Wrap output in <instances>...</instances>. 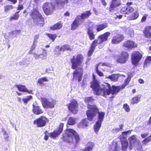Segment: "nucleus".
I'll use <instances>...</instances> for the list:
<instances>
[{
  "instance_id": "nucleus-29",
  "label": "nucleus",
  "mask_w": 151,
  "mask_h": 151,
  "mask_svg": "<svg viewBox=\"0 0 151 151\" xmlns=\"http://www.w3.org/2000/svg\"><path fill=\"white\" fill-rule=\"evenodd\" d=\"M120 140L122 145V150L123 151L125 150L128 147V142L126 139L122 140L121 137L120 138Z\"/></svg>"
},
{
  "instance_id": "nucleus-63",
  "label": "nucleus",
  "mask_w": 151,
  "mask_h": 151,
  "mask_svg": "<svg viewBox=\"0 0 151 151\" xmlns=\"http://www.w3.org/2000/svg\"><path fill=\"white\" fill-rule=\"evenodd\" d=\"M23 8V6L22 5L19 4L18 6V10H22V9Z\"/></svg>"
},
{
  "instance_id": "nucleus-27",
  "label": "nucleus",
  "mask_w": 151,
  "mask_h": 151,
  "mask_svg": "<svg viewBox=\"0 0 151 151\" xmlns=\"http://www.w3.org/2000/svg\"><path fill=\"white\" fill-rule=\"evenodd\" d=\"M72 50V49L71 48V46L67 44L61 45L60 49V50L63 52L66 50L71 51Z\"/></svg>"
},
{
  "instance_id": "nucleus-2",
  "label": "nucleus",
  "mask_w": 151,
  "mask_h": 151,
  "mask_svg": "<svg viewBox=\"0 0 151 151\" xmlns=\"http://www.w3.org/2000/svg\"><path fill=\"white\" fill-rule=\"evenodd\" d=\"M89 107L91 109L90 110L87 111L86 114L88 119L89 121H92L93 117L97 113L98 114V120L94 126V131L97 134L101 127L102 122L104 120L105 113L99 112V109L96 106H90Z\"/></svg>"
},
{
  "instance_id": "nucleus-49",
  "label": "nucleus",
  "mask_w": 151,
  "mask_h": 151,
  "mask_svg": "<svg viewBox=\"0 0 151 151\" xmlns=\"http://www.w3.org/2000/svg\"><path fill=\"white\" fill-rule=\"evenodd\" d=\"M139 16V14L137 12H135L132 14L133 19H136Z\"/></svg>"
},
{
  "instance_id": "nucleus-54",
  "label": "nucleus",
  "mask_w": 151,
  "mask_h": 151,
  "mask_svg": "<svg viewBox=\"0 0 151 151\" xmlns=\"http://www.w3.org/2000/svg\"><path fill=\"white\" fill-rule=\"evenodd\" d=\"M30 63L29 61V60H27V62H23V60L19 63V65H27L28 64Z\"/></svg>"
},
{
  "instance_id": "nucleus-24",
  "label": "nucleus",
  "mask_w": 151,
  "mask_h": 151,
  "mask_svg": "<svg viewBox=\"0 0 151 151\" xmlns=\"http://www.w3.org/2000/svg\"><path fill=\"white\" fill-rule=\"evenodd\" d=\"M108 27L107 24L106 23H104L97 25L96 26V29L98 32Z\"/></svg>"
},
{
  "instance_id": "nucleus-28",
  "label": "nucleus",
  "mask_w": 151,
  "mask_h": 151,
  "mask_svg": "<svg viewBox=\"0 0 151 151\" xmlns=\"http://www.w3.org/2000/svg\"><path fill=\"white\" fill-rule=\"evenodd\" d=\"M87 33L90 40H92L95 39V35L93 33V31L91 28H89L88 29Z\"/></svg>"
},
{
  "instance_id": "nucleus-39",
  "label": "nucleus",
  "mask_w": 151,
  "mask_h": 151,
  "mask_svg": "<svg viewBox=\"0 0 151 151\" xmlns=\"http://www.w3.org/2000/svg\"><path fill=\"white\" fill-rule=\"evenodd\" d=\"M123 127V124H121L119 125V128H115L112 130V132L114 133H116L122 129Z\"/></svg>"
},
{
  "instance_id": "nucleus-18",
  "label": "nucleus",
  "mask_w": 151,
  "mask_h": 151,
  "mask_svg": "<svg viewBox=\"0 0 151 151\" xmlns=\"http://www.w3.org/2000/svg\"><path fill=\"white\" fill-rule=\"evenodd\" d=\"M124 38V36L122 35H116L112 38L111 43L113 44H118L120 43Z\"/></svg>"
},
{
  "instance_id": "nucleus-44",
  "label": "nucleus",
  "mask_w": 151,
  "mask_h": 151,
  "mask_svg": "<svg viewBox=\"0 0 151 151\" xmlns=\"http://www.w3.org/2000/svg\"><path fill=\"white\" fill-rule=\"evenodd\" d=\"M47 53L45 50H44V51L42 54H40V58L42 60L45 59L47 56Z\"/></svg>"
},
{
  "instance_id": "nucleus-37",
  "label": "nucleus",
  "mask_w": 151,
  "mask_h": 151,
  "mask_svg": "<svg viewBox=\"0 0 151 151\" xmlns=\"http://www.w3.org/2000/svg\"><path fill=\"white\" fill-rule=\"evenodd\" d=\"M118 76L117 75L113 74L106 77V78H108L112 81H116L118 79Z\"/></svg>"
},
{
  "instance_id": "nucleus-8",
  "label": "nucleus",
  "mask_w": 151,
  "mask_h": 151,
  "mask_svg": "<svg viewBox=\"0 0 151 151\" xmlns=\"http://www.w3.org/2000/svg\"><path fill=\"white\" fill-rule=\"evenodd\" d=\"M121 5L120 0H112L109 8V11L115 14L119 9V6Z\"/></svg>"
},
{
  "instance_id": "nucleus-5",
  "label": "nucleus",
  "mask_w": 151,
  "mask_h": 151,
  "mask_svg": "<svg viewBox=\"0 0 151 151\" xmlns=\"http://www.w3.org/2000/svg\"><path fill=\"white\" fill-rule=\"evenodd\" d=\"M83 60V57L82 55H78L74 56L71 60L72 64V68L75 69L78 66H81Z\"/></svg>"
},
{
  "instance_id": "nucleus-33",
  "label": "nucleus",
  "mask_w": 151,
  "mask_h": 151,
  "mask_svg": "<svg viewBox=\"0 0 151 151\" xmlns=\"http://www.w3.org/2000/svg\"><path fill=\"white\" fill-rule=\"evenodd\" d=\"M151 64V57L149 56H148L145 59L144 63V68H146L147 67V66Z\"/></svg>"
},
{
  "instance_id": "nucleus-38",
  "label": "nucleus",
  "mask_w": 151,
  "mask_h": 151,
  "mask_svg": "<svg viewBox=\"0 0 151 151\" xmlns=\"http://www.w3.org/2000/svg\"><path fill=\"white\" fill-rule=\"evenodd\" d=\"M48 80L47 79V77H45L38 79V80L37 83L40 84L44 85L43 82H48Z\"/></svg>"
},
{
  "instance_id": "nucleus-55",
  "label": "nucleus",
  "mask_w": 151,
  "mask_h": 151,
  "mask_svg": "<svg viewBox=\"0 0 151 151\" xmlns=\"http://www.w3.org/2000/svg\"><path fill=\"white\" fill-rule=\"evenodd\" d=\"M109 65L107 63H100L97 65L96 66L98 67L100 66H108Z\"/></svg>"
},
{
  "instance_id": "nucleus-62",
  "label": "nucleus",
  "mask_w": 151,
  "mask_h": 151,
  "mask_svg": "<svg viewBox=\"0 0 151 151\" xmlns=\"http://www.w3.org/2000/svg\"><path fill=\"white\" fill-rule=\"evenodd\" d=\"M146 19V17L145 16H143L142 19L141 21L142 22H144L145 21Z\"/></svg>"
},
{
  "instance_id": "nucleus-23",
  "label": "nucleus",
  "mask_w": 151,
  "mask_h": 151,
  "mask_svg": "<svg viewBox=\"0 0 151 151\" xmlns=\"http://www.w3.org/2000/svg\"><path fill=\"white\" fill-rule=\"evenodd\" d=\"M94 101V100L91 97H87L85 98V102L88 103V108L89 109L88 110H90L91 109L89 107L90 106H96L95 104H92Z\"/></svg>"
},
{
  "instance_id": "nucleus-25",
  "label": "nucleus",
  "mask_w": 151,
  "mask_h": 151,
  "mask_svg": "<svg viewBox=\"0 0 151 151\" xmlns=\"http://www.w3.org/2000/svg\"><path fill=\"white\" fill-rule=\"evenodd\" d=\"M73 75L74 78L78 77V82H80L81 81L82 76V71H81V72H78L76 70L73 73Z\"/></svg>"
},
{
  "instance_id": "nucleus-64",
  "label": "nucleus",
  "mask_w": 151,
  "mask_h": 151,
  "mask_svg": "<svg viewBox=\"0 0 151 151\" xmlns=\"http://www.w3.org/2000/svg\"><path fill=\"white\" fill-rule=\"evenodd\" d=\"M138 81L139 83L141 84H143L144 83V81L142 79H139L138 80Z\"/></svg>"
},
{
  "instance_id": "nucleus-61",
  "label": "nucleus",
  "mask_w": 151,
  "mask_h": 151,
  "mask_svg": "<svg viewBox=\"0 0 151 151\" xmlns=\"http://www.w3.org/2000/svg\"><path fill=\"white\" fill-rule=\"evenodd\" d=\"M47 132V131H46V132L45 133V135L44 136V139L45 140H48V136H49V134H48V133L47 134H48V135H47L46 134V133Z\"/></svg>"
},
{
  "instance_id": "nucleus-45",
  "label": "nucleus",
  "mask_w": 151,
  "mask_h": 151,
  "mask_svg": "<svg viewBox=\"0 0 151 151\" xmlns=\"http://www.w3.org/2000/svg\"><path fill=\"white\" fill-rule=\"evenodd\" d=\"M13 7L12 5H8L4 7V10L6 12H8L13 9Z\"/></svg>"
},
{
  "instance_id": "nucleus-51",
  "label": "nucleus",
  "mask_w": 151,
  "mask_h": 151,
  "mask_svg": "<svg viewBox=\"0 0 151 151\" xmlns=\"http://www.w3.org/2000/svg\"><path fill=\"white\" fill-rule=\"evenodd\" d=\"M123 108L126 111H129L130 110L129 107V106L127 104H125L124 105Z\"/></svg>"
},
{
  "instance_id": "nucleus-13",
  "label": "nucleus",
  "mask_w": 151,
  "mask_h": 151,
  "mask_svg": "<svg viewBox=\"0 0 151 151\" xmlns=\"http://www.w3.org/2000/svg\"><path fill=\"white\" fill-rule=\"evenodd\" d=\"M47 121V119L46 117L42 116L35 120L34 123L38 127H42L45 126Z\"/></svg>"
},
{
  "instance_id": "nucleus-20",
  "label": "nucleus",
  "mask_w": 151,
  "mask_h": 151,
  "mask_svg": "<svg viewBox=\"0 0 151 151\" xmlns=\"http://www.w3.org/2000/svg\"><path fill=\"white\" fill-rule=\"evenodd\" d=\"M91 14V12L88 11L83 12L81 14V15H78L77 17L81 21H82L83 23L85 19L87 18Z\"/></svg>"
},
{
  "instance_id": "nucleus-41",
  "label": "nucleus",
  "mask_w": 151,
  "mask_h": 151,
  "mask_svg": "<svg viewBox=\"0 0 151 151\" xmlns=\"http://www.w3.org/2000/svg\"><path fill=\"white\" fill-rule=\"evenodd\" d=\"M19 12V11L17 12L13 16L11 17L10 20H17L19 16V14H18Z\"/></svg>"
},
{
  "instance_id": "nucleus-15",
  "label": "nucleus",
  "mask_w": 151,
  "mask_h": 151,
  "mask_svg": "<svg viewBox=\"0 0 151 151\" xmlns=\"http://www.w3.org/2000/svg\"><path fill=\"white\" fill-rule=\"evenodd\" d=\"M63 124L60 123L59 127L57 130L54 131L52 132L48 133L49 136L53 139L57 137L62 132L63 130Z\"/></svg>"
},
{
  "instance_id": "nucleus-48",
  "label": "nucleus",
  "mask_w": 151,
  "mask_h": 151,
  "mask_svg": "<svg viewBox=\"0 0 151 151\" xmlns=\"http://www.w3.org/2000/svg\"><path fill=\"white\" fill-rule=\"evenodd\" d=\"M35 44L36 43H34L32 45L30 50L29 52V54H32V53L33 51L35 50Z\"/></svg>"
},
{
  "instance_id": "nucleus-58",
  "label": "nucleus",
  "mask_w": 151,
  "mask_h": 151,
  "mask_svg": "<svg viewBox=\"0 0 151 151\" xmlns=\"http://www.w3.org/2000/svg\"><path fill=\"white\" fill-rule=\"evenodd\" d=\"M39 37V35H37L35 36L34 40V43H36L37 41V39Z\"/></svg>"
},
{
  "instance_id": "nucleus-21",
  "label": "nucleus",
  "mask_w": 151,
  "mask_h": 151,
  "mask_svg": "<svg viewBox=\"0 0 151 151\" xmlns=\"http://www.w3.org/2000/svg\"><path fill=\"white\" fill-rule=\"evenodd\" d=\"M33 107V111L35 114L39 115L43 113V111L37 105H32Z\"/></svg>"
},
{
  "instance_id": "nucleus-22",
  "label": "nucleus",
  "mask_w": 151,
  "mask_h": 151,
  "mask_svg": "<svg viewBox=\"0 0 151 151\" xmlns=\"http://www.w3.org/2000/svg\"><path fill=\"white\" fill-rule=\"evenodd\" d=\"M15 86L18 88L19 90L20 91L27 92L29 93H31L32 92V91L31 90L28 91L27 89L24 86L16 85Z\"/></svg>"
},
{
  "instance_id": "nucleus-14",
  "label": "nucleus",
  "mask_w": 151,
  "mask_h": 151,
  "mask_svg": "<svg viewBox=\"0 0 151 151\" xmlns=\"http://www.w3.org/2000/svg\"><path fill=\"white\" fill-rule=\"evenodd\" d=\"M132 4V2H128L127 4L128 6L122 7L120 11V12L124 14H129L134 11V9L129 6Z\"/></svg>"
},
{
  "instance_id": "nucleus-32",
  "label": "nucleus",
  "mask_w": 151,
  "mask_h": 151,
  "mask_svg": "<svg viewBox=\"0 0 151 151\" xmlns=\"http://www.w3.org/2000/svg\"><path fill=\"white\" fill-rule=\"evenodd\" d=\"M141 97V95H139L133 97L131 100V103L132 104H137L140 101Z\"/></svg>"
},
{
  "instance_id": "nucleus-57",
  "label": "nucleus",
  "mask_w": 151,
  "mask_h": 151,
  "mask_svg": "<svg viewBox=\"0 0 151 151\" xmlns=\"http://www.w3.org/2000/svg\"><path fill=\"white\" fill-rule=\"evenodd\" d=\"M148 134H149L148 133L146 132V133H144L143 134H141V136L142 137V138H144L146 137H147V136L148 135Z\"/></svg>"
},
{
  "instance_id": "nucleus-56",
  "label": "nucleus",
  "mask_w": 151,
  "mask_h": 151,
  "mask_svg": "<svg viewBox=\"0 0 151 151\" xmlns=\"http://www.w3.org/2000/svg\"><path fill=\"white\" fill-rule=\"evenodd\" d=\"M94 50L92 48H90V50L88 51V56H91L93 53V52L94 51Z\"/></svg>"
},
{
  "instance_id": "nucleus-1",
  "label": "nucleus",
  "mask_w": 151,
  "mask_h": 151,
  "mask_svg": "<svg viewBox=\"0 0 151 151\" xmlns=\"http://www.w3.org/2000/svg\"><path fill=\"white\" fill-rule=\"evenodd\" d=\"M91 87L94 91V93L97 95H101L106 97L110 94L114 95L118 93L121 89L120 86H112L111 87L110 84L105 83L100 85V82L93 76V82L91 83Z\"/></svg>"
},
{
  "instance_id": "nucleus-35",
  "label": "nucleus",
  "mask_w": 151,
  "mask_h": 151,
  "mask_svg": "<svg viewBox=\"0 0 151 151\" xmlns=\"http://www.w3.org/2000/svg\"><path fill=\"white\" fill-rule=\"evenodd\" d=\"M76 121V118L72 117H70L68 120V124L70 125H73L75 124Z\"/></svg>"
},
{
  "instance_id": "nucleus-7",
  "label": "nucleus",
  "mask_w": 151,
  "mask_h": 151,
  "mask_svg": "<svg viewBox=\"0 0 151 151\" xmlns=\"http://www.w3.org/2000/svg\"><path fill=\"white\" fill-rule=\"evenodd\" d=\"M30 15L33 20L34 22L37 24L40 22H43L44 19L41 14L37 9L31 11Z\"/></svg>"
},
{
  "instance_id": "nucleus-11",
  "label": "nucleus",
  "mask_w": 151,
  "mask_h": 151,
  "mask_svg": "<svg viewBox=\"0 0 151 151\" xmlns=\"http://www.w3.org/2000/svg\"><path fill=\"white\" fill-rule=\"evenodd\" d=\"M129 141L130 146L129 149L130 150L132 149L133 147H134L137 149H140L141 146L139 144L138 141L137 140L136 137L133 135L129 138Z\"/></svg>"
},
{
  "instance_id": "nucleus-10",
  "label": "nucleus",
  "mask_w": 151,
  "mask_h": 151,
  "mask_svg": "<svg viewBox=\"0 0 151 151\" xmlns=\"http://www.w3.org/2000/svg\"><path fill=\"white\" fill-rule=\"evenodd\" d=\"M69 110L73 114H76L78 112V106L77 101L73 100L70 103L67 105Z\"/></svg>"
},
{
  "instance_id": "nucleus-4",
  "label": "nucleus",
  "mask_w": 151,
  "mask_h": 151,
  "mask_svg": "<svg viewBox=\"0 0 151 151\" xmlns=\"http://www.w3.org/2000/svg\"><path fill=\"white\" fill-rule=\"evenodd\" d=\"M73 135L74 137L76 143L80 140V137L76 132L72 129H67L66 132L63 134V139L65 141L71 142L73 141Z\"/></svg>"
},
{
  "instance_id": "nucleus-52",
  "label": "nucleus",
  "mask_w": 151,
  "mask_h": 151,
  "mask_svg": "<svg viewBox=\"0 0 151 151\" xmlns=\"http://www.w3.org/2000/svg\"><path fill=\"white\" fill-rule=\"evenodd\" d=\"M21 32V31L20 30H15L13 31L12 32V33L13 35H15V36H16L17 35L19 34Z\"/></svg>"
},
{
  "instance_id": "nucleus-19",
  "label": "nucleus",
  "mask_w": 151,
  "mask_h": 151,
  "mask_svg": "<svg viewBox=\"0 0 151 151\" xmlns=\"http://www.w3.org/2000/svg\"><path fill=\"white\" fill-rule=\"evenodd\" d=\"M111 33L109 32H106L103 35L99 36L98 37V40L99 44H100L107 40L108 37L110 35Z\"/></svg>"
},
{
  "instance_id": "nucleus-34",
  "label": "nucleus",
  "mask_w": 151,
  "mask_h": 151,
  "mask_svg": "<svg viewBox=\"0 0 151 151\" xmlns=\"http://www.w3.org/2000/svg\"><path fill=\"white\" fill-rule=\"evenodd\" d=\"M87 122L88 121L87 119H83L82 121L79 124V127L82 128L86 127L88 126Z\"/></svg>"
},
{
  "instance_id": "nucleus-6",
  "label": "nucleus",
  "mask_w": 151,
  "mask_h": 151,
  "mask_svg": "<svg viewBox=\"0 0 151 151\" xmlns=\"http://www.w3.org/2000/svg\"><path fill=\"white\" fill-rule=\"evenodd\" d=\"M41 101L43 107L46 109L54 108L56 104L55 101L52 99L41 98Z\"/></svg>"
},
{
  "instance_id": "nucleus-31",
  "label": "nucleus",
  "mask_w": 151,
  "mask_h": 151,
  "mask_svg": "<svg viewBox=\"0 0 151 151\" xmlns=\"http://www.w3.org/2000/svg\"><path fill=\"white\" fill-rule=\"evenodd\" d=\"M62 27V25L60 22H58L50 27V29L52 30L60 29Z\"/></svg>"
},
{
  "instance_id": "nucleus-53",
  "label": "nucleus",
  "mask_w": 151,
  "mask_h": 151,
  "mask_svg": "<svg viewBox=\"0 0 151 151\" xmlns=\"http://www.w3.org/2000/svg\"><path fill=\"white\" fill-rule=\"evenodd\" d=\"M96 72L98 74V75L100 76H103V73L99 71L98 70V67L96 66Z\"/></svg>"
},
{
  "instance_id": "nucleus-43",
  "label": "nucleus",
  "mask_w": 151,
  "mask_h": 151,
  "mask_svg": "<svg viewBox=\"0 0 151 151\" xmlns=\"http://www.w3.org/2000/svg\"><path fill=\"white\" fill-rule=\"evenodd\" d=\"M97 44H99V41L97 40H95L92 43L91 48L95 50V47L96 46Z\"/></svg>"
},
{
  "instance_id": "nucleus-9",
  "label": "nucleus",
  "mask_w": 151,
  "mask_h": 151,
  "mask_svg": "<svg viewBox=\"0 0 151 151\" xmlns=\"http://www.w3.org/2000/svg\"><path fill=\"white\" fill-rule=\"evenodd\" d=\"M128 54L127 52H122L120 55H116L114 56L116 61L121 63H125L128 58Z\"/></svg>"
},
{
  "instance_id": "nucleus-42",
  "label": "nucleus",
  "mask_w": 151,
  "mask_h": 151,
  "mask_svg": "<svg viewBox=\"0 0 151 151\" xmlns=\"http://www.w3.org/2000/svg\"><path fill=\"white\" fill-rule=\"evenodd\" d=\"M32 98V96H29L26 97L22 99V100L24 102V103L25 104H27L28 101H29Z\"/></svg>"
},
{
  "instance_id": "nucleus-47",
  "label": "nucleus",
  "mask_w": 151,
  "mask_h": 151,
  "mask_svg": "<svg viewBox=\"0 0 151 151\" xmlns=\"http://www.w3.org/2000/svg\"><path fill=\"white\" fill-rule=\"evenodd\" d=\"M131 133V131L128 130L127 131L124 132H122V137L124 139H125L126 136L128 134H130Z\"/></svg>"
},
{
  "instance_id": "nucleus-60",
  "label": "nucleus",
  "mask_w": 151,
  "mask_h": 151,
  "mask_svg": "<svg viewBox=\"0 0 151 151\" xmlns=\"http://www.w3.org/2000/svg\"><path fill=\"white\" fill-rule=\"evenodd\" d=\"M130 80V78L129 77H128L127 78V80L125 81V83L127 85L129 83Z\"/></svg>"
},
{
  "instance_id": "nucleus-30",
  "label": "nucleus",
  "mask_w": 151,
  "mask_h": 151,
  "mask_svg": "<svg viewBox=\"0 0 151 151\" xmlns=\"http://www.w3.org/2000/svg\"><path fill=\"white\" fill-rule=\"evenodd\" d=\"M120 148L117 146L116 143L114 142L111 145L109 148V151H119Z\"/></svg>"
},
{
  "instance_id": "nucleus-16",
  "label": "nucleus",
  "mask_w": 151,
  "mask_h": 151,
  "mask_svg": "<svg viewBox=\"0 0 151 151\" xmlns=\"http://www.w3.org/2000/svg\"><path fill=\"white\" fill-rule=\"evenodd\" d=\"M123 46L127 50H131L137 47V45L134 42L130 40H128L124 42Z\"/></svg>"
},
{
  "instance_id": "nucleus-12",
  "label": "nucleus",
  "mask_w": 151,
  "mask_h": 151,
  "mask_svg": "<svg viewBox=\"0 0 151 151\" xmlns=\"http://www.w3.org/2000/svg\"><path fill=\"white\" fill-rule=\"evenodd\" d=\"M142 57V55L139 52L136 51L133 52L132 54V63L134 65H136L139 62Z\"/></svg>"
},
{
  "instance_id": "nucleus-17",
  "label": "nucleus",
  "mask_w": 151,
  "mask_h": 151,
  "mask_svg": "<svg viewBox=\"0 0 151 151\" xmlns=\"http://www.w3.org/2000/svg\"><path fill=\"white\" fill-rule=\"evenodd\" d=\"M83 22L78 18L77 17L73 21L71 25V29L74 30L77 29L78 26L82 24Z\"/></svg>"
},
{
  "instance_id": "nucleus-59",
  "label": "nucleus",
  "mask_w": 151,
  "mask_h": 151,
  "mask_svg": "<svg viewBox=\"0 0 151 151\" xmlns=\"http://www.w3.org/2000/svg\"><path fill=\"white\" fill-rule=\"evenodd\" d=\"M34 57L36 59H38L40 58V54H37L35 53H34Z\"/></svg>"
},
{
  "instance_id": "nucleus-50",
  "label": "nucleus",
  "mask_w": 151,
  "mask_h": 151,
  "mask_svg": "<svg viewBox=\"0 0 151 151\" xmlns=\"http://www.w3.org/2000/svg\"><path fill=\"white\" fill-rule=\"evenodd\" d=\"M150 141H151V139L149 136L148 137H147V138L145 139L142 141V143L144 144H145L146 143L149 142Z\"/></svg>"
},
{
  "instance_id": "nucleus-40",
  "label": "nucleus",
  "mask_w": 151,
  "mask_h": 151,
  "mask_svg": "<svg viewBox=\"0 0 151 151\" xmlns=\"http://www.w3.org/2000/svg\"><path fill=\"white\" fill-rule=\"evenodd\" d=\"M2 132L3 133L4 137L5 140L7 141L8 140L9 136L7 133L6 132V130L4 128L1 129Z\"/></svg>"
},
{
  "instance_id": "nucleus-3",
  "label": "nucleus",
  "mask_w": 151,
  "mask_h": 151,
  "mask_svg": "<svg viewBox=\"0 0 151 151\" xmlns=\"http://www.w3.org/2000/svg\"><path fill=\"white\" fill-rule=\"evenodd\" d=\"M68 0H53V4H54L53 6L52 4L50 3H45L43 6V9L45 14L49 15L52 14L55 9V8L58 7L59 9L63 8H67L70 6L68 4Z\"/></svg>"
},
{
  "instance_id": "nucleus-36",
  "label": "nucleus",
  "mask_w": 151,
  "mask_h": 151,
  "mask_svg": "<svg viewBox=\"0 0 151 151\" xmlns=\"http://www.w3.org/2000/svg\"><path fill=\"white\" fill-rule=\"evenodd\" d=\"M94 145L93 142L88 143V146L85 148L83 151H91Z\"/></svg>"
},
{
  "instance_id": "nucleus-46",
  "label": "nucleus",
  "mask_w": 151,
  "mask_h": 151,
  "mask_svg": "<svg viewBox=\"0 0 151 151\" xmlns=\"http://www.w3.org/2000/svg\"><path fill=\"white\" fill-rule=\"evenodd\" d=\"M47 35L50 39L52 40V41H53L54 40L55 38L57 37V35L56 34H47Z\"/></svg>"
},
{
  "instance_id": "nucleus-26",
  "label": "nucleus",
  "mask_w": 151,
  "mask_h": 151,
  "mask_svg": "<svg viewBox=\"0 0 151 151\" xmlns=\"http://www.w3.org/2000/svg\"><path fill=\"white\" fill-rule=\"evenodd\" d=\"M144 35L147 38L151 37V26H148L146 27Z\"/></svg>"
}]
</instances>
